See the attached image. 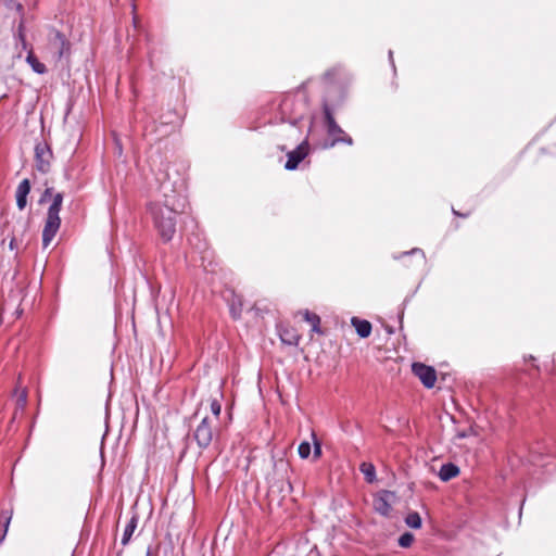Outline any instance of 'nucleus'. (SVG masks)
<instances>
[{
  "instance_id": "f257e3e1",
  "label": "nucleus",
  "mask_w": 556,
  "mask_h": 556,
  "mask_svg": "<svg viewBox=\"0 0 556 556\" xmlns=\"http://www.w3.org/2000/svg\"><path fill=\"white\" fill-rule=\"evenodd\" d=\"M163 199L150 203L149 212L155 228L164 241H169L176 231V216L184 210V199L173 189L162 185Z\"/></svg>"
},
{
  "instance_id": "f03ea898",
  "label": "nucleus",
  "mask_w": 556,
  "mask_h": 556,
  "mask_svg": "<svg viewBox=\"0 0 556 556\" xmlns=\"http://www.w3.org/2000/svg\"><path fill=\"white\" fill-rule=\"evenodd\" d=\"M63 203V194L61 192H58L53 195L52 203L48 208L46 224L42 230V244L43 248H47L54 236L56 235L60 225H61V218H60V211Z\"/></svg>"
},
{
  "instance_id": "7ed1b4c3",
  "label": "nucleus",
  "mask_w": 556,
  "mask_h": 556,
  "mask_svg": "<svg viewBox=\"0 0 556 556\" xmlns=\"http://www.w3.org/2000/svg\"><path fill=\"white\" fill-rule=\"evenodd\" d=\"M48 52L51 54L55 63L63 59H68L71 54V42L64 34L56 29H51L48 35Z\"/></svg>"
},
{
  "instance_id": "20e7f679",
  "label": "nucleus",
  "mask_w": 556,
  "mask_h": 556,
  "mask_svg": "<svg viewBox=\"0 0 556 556\" xmlns=\"http://www.w3.org/2000/svg\"><path fill=\"white\" fill-rule=\"evenodd\" d=\"M325 119L327 125V131L332 140L329 144H325L326 148H332L339 142L352 144L353 140L350 136L345 135L344 130L336 123L332 114L328 109H325Z\"/></svg>"
},
{
  "instance_id": "39448f33",
  "label": "nucleus",
  "mask_w": 556,
  "mask_h": 556,
  "mask_svg": "<svg viewBox=\"0 0 556 556\" xmlns=\"http://www.w3.org/2000/svg\"><path fill=\"white\" fill-rule=\"evenodd\" d=\"M213 421V419L204 417L194 431V439L202 448H206L212 443L215 434Z\"/></svg>"
},
{
  "instance_id": "423d86ee",
  "label": "nucleus",
  "mask_w": 556,
  "mask_h": 556,
  "mask_svg": "<svg viewBox=\"0 0 556 556\" xmlns=\"http://www.w3.org/2000/svg\"><path fill=\"white\" fill-rule=\"evenodd\" d=\"M52 152L45 141L37 142L35 146V167L42 174L50 170Z\"/></svg>"
},
{
  "instance_id": "0eeeda50",
  "label": "nucleus",
  "mask_w": 556,
  "mask_h": 556,
  "mask_svg": "<svg viewBox=\"0 0 556 556\" xmlns=\"http://www.w3.org/2000/svg\"><path fill=\"white\" fill-rule=\"evenodd\" d=\"M413 372L420 379L426 388H432L437 381L435 370L421 363L413 364Z\"/></svg>"
},
{
  "instance_id": "6e6552de",
  "label": "nucleus",
  "mask_w": 556,
  "mask_h": 556,
  "mask_svg": "<svg viewBox=\"0 0 556 556\" xmlns=\"http://www.w3.org/2000/svg\"><path fill=\"white\" fill-rule=\"evenodd\" d=\"M308 153V146L306 142H302L296 149L290 151L287 156L288 160L285 164V168L288 170H294L300 162L305 159Z\"/></svg>"
},
{
  "instance_id": "1a4fd4ad",
  "label": "nucleus",
  "mask_w": 556,
  "mask_h": 556,
  "mask_svg": "<svg viewBox=\"0 0 556 556\" xmlns=\"http://www.w3.org/2000/svg\"><path fill=\"white\" fill-rule=\"evenodd\" d=\"M394 498V494L389 491L379 493L374 500V508L377 513L382 516H388L391 511V503Z\"/></svg>"
},
{
  "instance_id": "9d476101",
  "label": "nucleus",
  "mask_w": 556,
  "mask_h": 556,
  "mask_svg": "<svg viewBox=\"0 0 556 556\" xmlns=\"http://www.w3.org/2000/svg\"><path fill=\"white\" fill-rule=\"evenodd\" d=\"M30 192V182L28 179H23L16 188V205L18 210H24L27 204V195Z\"/></svg>"
},
{
  "instance_id": "9b49d317",
  "label": "nucleus",
  "mask_w": 556,
  "mask_h": 556,
  "mask_svg": "<svg viewBox=\"0 0 556 556\" xmlns=\"http://www.w3.org/2000/svg\"><path fill=\"white\" fill-rule=\"evenodd\" d=\"M351 323L361 338H367L370 336L371 324L368 320L353 317Z\"/></svg>"
},
{
  "instance_id": "f8f14e48",
  "label": "nucleus",
  "mask_w": 556,
  "mask_h": 556,
  "mask_svg": "<svg viewBox=\"0 0 556 556\" xmlns=\"http://www.w3.org/2000/svg\"><path fill=\"white\" fill-rule=\"evenodd\" d=\"M458 473H459V468L452 463H447V464L442 465V467L440 468L439 477L442 481H448V480L457 477Z\"/></svg>"
},
{
  "instance_id": "ddd939ff",
  "label": "nucleus",
  "mask_w": 556,
  "mask_h": 556,
  "mask_svg": "<svg viewBox=\"0 0 556 556\" xmlns=\"http://www.w3.org/2000/svg\"><path fill=\"white\" fill-rule=\"evenodd\" d=\"M138 525V518L136 516H132L127 526L124 529L123 538H122V544L125 546L130 541L136 528Z\"/></svg>"
},
{
  "instance_id": "4468645a",
  "label": "nucleus",
  "mask_w": 556,
  "mask_h": 556,
  "mask_svg": "<svg viewBox=\"0 0 556 556\" xmlns=\"http://www.w3.org/2000/svg\"><path fill=\"white\" fill-rule=\"evenodd\" d=\"M26 61L31 66L34 72L38 74H45L47 72L46 65L39 62L31 51L28 52Z\"/></svg>"
},
{
  "instance_id": "2eb2a0df",
  "label": "nucleus",
  "mask_w": 556,
  "mask_h": 556,
  "mask_svg": "<svg viewBox=\"0 0 556 556\" xmlns=\"http://www.w3.org/2000/svg\"><path fill=\"white\" fill-rule=\"evenodd\" d=\"M362 473L365 476L366 481L372 482L376 477L375 466L370 463H363L359 467Z\"/></svg>"
},
{
  "instance_id": "dca6fc26",
  "label": "nucleus",
  "mask_w": 556,
  "mask_h": 556,
  "mask_svg": "<svg viewBox=\"0 0 556 556\" xmlns=\"http://www.w3.org/2000/svg\"><path fill=\"white\" fill-rule=\"evenodd\" d=\"M405 523L413 529H419L421 527V518L418 513L412 511L405 518Z\"/></svg>"
},
{
  "instance_id": "f3484780",
  "label": "nucleus",
  "mask_w": 556,
  "mask_h": 556,
  "mask_svg": "<svg viewBox=\"0 0 556 556\" xmlns=\"http://www.w3.org/2000/svg\"><path fill=\"white\" fill-rule=\"evenodd\" d=\"M16 37H17L22 48L26 49L27 48V42H26V38H25V26H24V21L23 20L18 24Z\"/></svg>"
},
{
  "instance_id": "a211bd4d",
  "label": "nucleus",
  "mask_w": 556,
  "mask_h": 556,
  "mask_svg": "<svg viewBox=\"0 0 556 556\" xmlns=\"http://www.w3.org/2000/svg\"><path fill=\"white\" fill-rule=\"evenodd\" d=\"M413 542H414V535L409 532H405L399 538V545L401 547H405V548L409 547Z\"/></svg>"
},
{
  "instance_id": "6ab92c4d",
  "label": "nucleus",
  "mask_w": 556,
  "mask_h": 556,
  "mask_svg": "<svg viewBox=\"0 0 556 556\" xmlns=\"http://www.w3.org/2000/svg\"><path fill=\"white\" fill-rule=\"evenodd\" d=\"M27 403V391L26 389H22L16 396V405L18 408L23 409Z\"/></svg>"
},
{
  "instance_id": "aec40b11",
  "label": "nucleus",
  "mask_w": 556,
  "mask_h": 556,
  "mask_svg": "<svg viewBox=\"0 0 556 556\" xmlns=\"http://www.w3.org/2000/svg\"><path fill=\"white\" fill-rule=\"evenodd\" d=\"M301 458H307L311 454V444L308 442H302L298 448Z\"/></svg>"
},
{
  "instance_id": "412c9836",
  "label": "nucleus",
  "mask_w": 556,
  "mask_h": 556,
  "mask_svg": "<svg viewBox=\"0 0 556 556\" xmlns=\"http://www.w3.org/2000/svg\"><path fill=\"white\" fill-rule=\"evenodd\" d=\"M304 319L313 326V324H320V318L318 315L314 313H309L308 311H305L303 313Z\"/></svg>"
},
{
  "instance_id": "4be33fe9",
  "label": "nucleus",
  "mask_w": 556,
  "mask_h": 556,
  "mask_svg": "<svg viewBox=\"0 0 556 556\" xmlns=\"http://www.w3.org/2000/svg\"><path fill=\"white\" fill-rule=\"evenodd\" d=\"M220 409H222V406H220L219 402L217 400H213L211 402V410L214 414L215 420L218 419Z\"/></svg>"
},
{
  "instance_id": "5701e85b",
  "label": "nucleus",
  "mask_w": 556,
  "mask_h": 556,
  "mask_svg": "<svg viewBox=\"0 0 556 556\" xmlns=\"http://www.w3.org/2000/svg\"><path fill=\"white\" fill-rule=\"evenodd\" d=\"M275 467H276L278 470L287 471V470H288V468H289V464H288V462H286V460H283V459H279L278 462H276Z\"/></svg>"
},
{
  "instance_id": "b1692460",
  "label": "nucleus",
  "mask_w": 556,
  "mask_h": 556,
  "mask_svg": "<svg viewBox=\"0 0 556 556\" xmlns=\"http://www.w3.org/2000/svg\"><path fill=\"white\" fill-rule=\"evenodd\" d=\"M321 455V444L315 439L314 440V458H318Z\"/></svg>"
},
{
  "instance_id": "393cba45",
  "label": "nucleus",
  "mask_w": 556,
  "mask_h": 556,
  "mask_svg": "<svg viewBox=\"0 0 556 556\" xmlns=\"http://www.w3.org/2000/svg\"><path fill=\"white\" fill-rule=\"evenodd\" d=\"M52 190H53L52 188H47L45 190L43 194L41 195L39 202L43 203L47 200L48 197L52 195Z\"/></svg>"
},
{
  "instance_id": "a878e982",
  "label": "nucleus",
  "mask_w": 556,
  "mask_h": 556,
  "mask_svg": "<svg viewBox=\"0 0 556 556\" xmlns=\"http://www.w3.org/2000/svg\"><path fill=\"white\" fill-rule=\"evenodd\" d=\"M10 520H11V518H10V517H8V518H7V521H5V528H4V530H3V533H0V543H1V542L4 540V538H5V534H7V531H8V527H9V523H10Z\"/></svg>"
},
{
  "instance_id": "bb28decb",
  "label": "nucleus",
  "mask_w": 556,
  "mask_h": 556,
  "mask_svg": "<svg viewBox=\"0 0 556 556\" xmlns=\"http://www.w3.org/2000/svg\"><path fill=\"white\" fill-rule=\"evenodd\" d=\"M320 324H313L312 331L316 333H321V329L319 327Z\"/></svg>"
},
{
  "instance_id": "cd10ccee",
  "label": "nucleus",
  "mask_w": 556,
  "mask_h": 556,
  "mask_svg": "<svg viewBox=\"0 0 556 556\" xmlns=\"http://www.w3.org/2000/svg\"><path fill=\"white\" fill-rule=\"evenodd\" d=\"M338 70L337 68H332L328 72L325 73V77L328 78V77H331L332 75H334V73L337 72Z\"/></svg>"
},
{
  "instance_id": "c85d7f7f",
  "label": "nucleus",
  "mask_w": 556,
  "mask_h": 556,
  "mask_svg": "<svg viewBox=\"0 0 556 556\" xmlns=\"http://www.w3.org/2000/svg\"><path fill=\"white\" fill-rule=\"evenodd\" d=\"M15 248H17L16 239L12 238L10 241V249L13 250Z\"/></svg>"
},
{
  "instance_id": "c756f323",
  "label": "nucleus",
  "mask_w": 556,
  "mask_h": 556,
  "mask_svg": "<svg viewBox=\"0 0 556 556\" xmlns=\"http://www.w3.org/2000/svg\"><path fill=\"white\" fill-rule=\"evenodd\" d=\"M409 253H413V254L419 253L422 256V258L425 257L424 252L419 249H413Z\"/></svg>"
},
{
  "instance_id": "7c9ffc66",
  "label": "nucleus",
  "mask_w": 556,
  "mask_h": 556,
  "mask_svg": "<svg viewBox=\"0 0 556 556\" xmlns=\"http://www.w3.org/2000/svg\"><path fill=\"white\" fill-rule=\"evenodd\" d=\"M392 55H393V52L392 51H389V58L390 60H392ZM393 63V61H391Z\"/></svg>"
},
{
  "instance_id": "2f4dec72",
  "label": "nucleus",
  "mask_w": 556,
  "mask_h": 556,
  "mask_svg": "<svg viewBox=\"0 0 556 556\" xmlns=\"http://www.w3.org/2000/svg\"><path fill=\"white\" fill-rule=\"evenodd\" d=\"M146 556H151V552H150V549H148V552H147V555H146Z\"/></svg>"
},
{
  "instance_id": "473e14b6",
  "label": "nucleus",
  "mask_w": 556,
  "mask_h": 556,
  "mask_svg": "<svg viewBox=\"0 0 556 556\" xmlns=\"http://www.w3.org/2000/svg\"><path fill=\"white\" fill-rule=\"evenodd\" d=\"M298 341H294V344H296ZM289 344H293V341H289Z\"/></svg>"
}]
</instances>
